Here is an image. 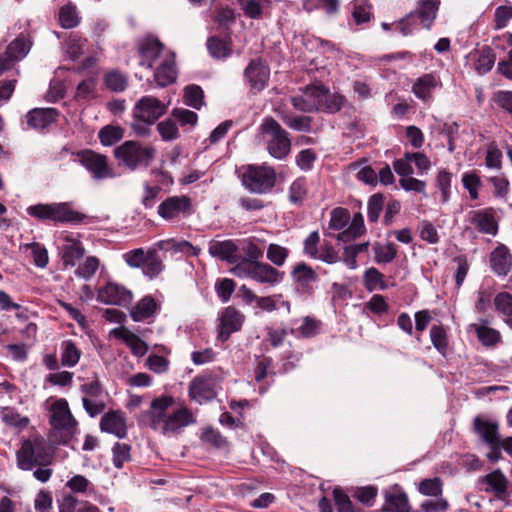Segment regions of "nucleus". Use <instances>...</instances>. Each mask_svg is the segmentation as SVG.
I'll return each instance as SVG.
<instances>
[{
    "label": "nucleus",
    "instance_id": "obj_1",
    "mask_svg": "<svg viewBox=\"0 0 512 512\" xmlns=\"http://www.w3.org/2000/svg\"><path fill=\"white\" fill-rule=\"evenodd\" d=\"M174 404L171 396L155 398L148 412L150 427L164 435L178 433L183 428L196 422L195 415L186 406H180L172 411Z\"/></svg>",
    "mask_w": 512,
    "mask_h": 512
},
{
    "label": "nucleus",
    "instance_id": "obj_2",
    "mask_svg": "<svg viewBox=\"0 0 512 512\" xmlns=\"http://www.w3.org/2000/svg\"><path fill=\"white\" fill-rule=\"evenodd\" d=\"M16 463L19 469L31 471L36 466H46L50 463V455L43 436L31 434L21 443L16 452Z\"/></svg>",
    "mask_w": 512,
    "mask_h": 512
},
{
    "label": "nucleus",
    "instance_id": "obj_3",
    "mask_svg": "<svg viewBox=\"0 0 512 512\" xmlns=\"http://www.w3.org/2000/svg\"><path fill=\"white\" fill-rule=\"evenodd\" d=\"M50 425L59 435L58 442L64 445L68 444L79 432L78 422L72 415L66 399H57L51 405Z\"/></svg>",
    "mask_w": 512,
    "mask_h": 512
},
{
    "label": "nucleus",
    "instance_id": "obj_4",
    "mask_svg": "<svg viewBox=\"0 0 512 512\" xmlns=\"http://www.w3.org/2000/svg\"><path fill=\"white\" fill-rule=\"evenodd\" d=\"M152 146H142L136 141H126L114 150V156L119 164L130 170L148 167L155 156Z\"/></svg>",
    "mask_w": 512,
    "mask_h": 512
},
{
    "label": "nucleus",
    "instance_id": "obj_5",
    "mask_svg": "<svg viewBox=\"0 0 512 512\" xmlns=\"http://www.w3.org/2000/svg\"><path fill=\"white\" fill-rule=\"evenodd\" d=\"M231 273L238 278L252 279L266 287H274L280 284L284 279V272L277 270L265 262H259L257 264L237 263L231 269Z\"/></svg>",
    "mask_w": 512,
    "mask_h": 512
},
{
    "label": "nucleus",
    "instance_id": "obj_6",
    "mask_svg": "<svg viewBox=\"0 0 512 512\" xmlns=\"http://www.w3.org/2000/svg\"><path fill=\"white\" fill-rule=\"evenodd\" d=\"M27 213L36 219L53 222L79 223L85 217L83 214L74 211L67 202L39 203L29 206Z\"/></svg>",
    "mask_w": 512,
    "mask_h": 512
},
{
    "label": "nucleus",
    "instance_id": "obj_7",
    "mask_svg": "<svg viewBox=\"0 0 512 512\" xmlns=\"http://www.w3.org/2000/svg\"><path fill=\"white\" fill-rule=\"evenodd\" d=\"M260 129L269 136L267 141L269 154L275 159H284L291 149L288 132L272 117L265 118L260 125Z\"/></svg>",
    "mask_w": 512,
    "mask_h": 512
},
{
    "label": "nucleus",
    "instance_id": "obj_8",
    "mask_svg": "<svg viewBox=\"0 0 512 512\" xmlns=\"http://www.w3.org/2000/svg\"><path fill=\"white\" fill-rule=\"evenodd\" d=\"M276 173L273 168L261 165H250L242 175L243 185L251 192L264 194L275 185Z\"/></svg>",
    "mask_w": 512,
    "mask_h": 512
},
{
    "label": "nucleus",
    "instance_id": "obj_9",
    "mask_svg": "<svg viewBox=\"0 0 512 512\" xmlns=\"http://www.w3.org/2000/svg\"><path fill=\"white\" fill-rule=\"evenodd\" d=\"M157 212L164 220H179L193 213L192 201L186 195L170 196L159 204Z\"/></svg>",
    "mask_w": 512,
    "mask_h": 512
},
{
    "label": "nucleus",
    "instance_id": "obj_10",
    "mask_svg": "<svg viewBox=\"0 0 512 512\" xmlns=\"http://www.w3.org/2000/svg\"><path fill=\"white\" fill-rule=\"evenodd\" d=\"M79 163L84 166L96 180L114 177V171L108 164L105 155L92 150H84L77 154Z\"/></svg>",
    "mask_w": 512,
    "mask_h": 512
},
{
    "label": "nucleus",
    "instance_id": "obj_11",
    "mask_svg": "<svg viewBox=\"0 0 512 512\" xmlns=\"http://www.w3.org/2000/svg\"><path fill=\"white\" fill-rule=\"evenodd\" d=\"M168 109V105L153 96H143L133 108V118L154 124Z\"/></svg>",
    "mask_w": 512,
    "mask_h": 512
},
{
    "label": "nucleus",
    "instance_id": "obj_12",
    "mask_svg": "<svg viewBox=\"0 0 512 512\" xmlns=\"http://www.w3.org/2000/svg\"><path fill=\"white\" fill-rule=\"evenodd\" d=\"M218 320V339L225 342L232 333L241 329L245 316L235 307L228 306L220 312Z\"/></svg>",
    "mask_w": 512,
    "mask_h": 512
},
{
    "label": "nucleus",
    "instance_id": "obj_13",
    "mask_svg": "<svg viewBox=\"0 0 512 512\" xmlns=\"http://www.w3.org/2000/svg\"><path fill=\"white\" fill-rule=\"evenodd\" d=\"M139 65L152 69L156 63H160L166 54L163 52V44L156 38L146 37L138 44Z\"/></svg>",
    "mask_w": 512,
    "mask_h": 512
},
{
    "label": "nucleus",
    "instance_id": "obj_14",
    "mask_svg": "<svg viewBox=\"0 0 512 512\" xmlns=\"http://www.w3.org/2000/svg\"><path fill=\"white\" fill-rule=\"evenodd\" d=\"M132 292L123 285L109 282L98 290L97 299L107 305L127 306L132 301Z\"/></svg>",
    "mask_w": 512,
    "mask_h": 512
},
{
    "label": "nucleus",
    "instance_id": "obj_15",
    "mask_svg": "<svg viewBox=\"0 0 512 512\" xmlns=\"http://www.w3.org/2000/svg\"><path fill=\"white\" fill-rule=\"evenodd\" d=\"M291 277L296 290L304 295H310L313 292L314 284L318 280L317 273L304 262L295 265L291 271Z\"/></svg>",
    "mask_w": 512,
    "mask_h": 512
},
{
    "label": "nucleus",
    "instance_id": "obj_16",
    "mask_svg": "<svg viewBox=\"0 0 512 512\" xmlns=\"http://www.w3.org/2000/svg\"><path fill=\"white\" fill-rule=\"evenodd\" d=\"M100 429L123 439L127 435V425L124 414L121 411H109L100 421Z\"/></svg>",
    "mask_w": 512,
    "mask_h": 512
},
{
    "label": "nucleus",
    "instance_id": "obj_17",
    "mask_svg": "<svg viewBox=\"0 0 512 512\" xmlns=\"http://www.w3.org/2000/svg\"><path fill=\"white\" fill-rule=\"evenodd\" d=\"M63 242L59 246L61 259L65 266H75L79 259L85 254V249L81 241L71 237H63Z\"/></svg>",
    "mask_w": 512,
    "mask_h": 512
},
{
    "label": "nucleus",
    "instance_id": "obj_18",
    "mask_svg": "<svg viewBox=\"0 0 512 512\" xmlns=\"http://www.w3.org/2000/svg\"><path fill=\"white\" fill-rule=\"evenodd\" d=\"M189 396L198 404H204L212 400L216 393L211 379L206 377L194 378L189 384Z\"/></svg>",
    "mask_w": 512,
    "mask_h": 512
},
{
    "label": "nucleus",
    "instance_id": "obj_19",
    "mask_svg": "<svg viewBox=\"0 0 512 512\" xmlns=\"http://www.w3.org/2000/svg\"><path fill=\"white\" fill-rule=\"evenodd\" d=\"M110 334L122 340L130 348L132 354L137 357L144 356L148 351V345L138 335L124 326L114 328Z\"/></svg>",
    "mask_w": 512,
    "mask_h": 512
},
{
    "label": "nucleus",
    "instance_id": "obj_20",
    "mask_svg": "<svg viewBox=\"0 0 512 512\" xmlns=\"http://www.w3.org/2000/svg\"><path fill=\"white\" fill-rule=\"evenodd\" d=\"M473 429L481 441L487 445L496 444L501 440L497 421L477 416L473 421Z\"/></svg>",
    "mask_w": 512,
    "mask_h": 512
},
{
    "label": "nucleus",
    "instance_id": "obj_21",
    "mask_svg": "<svg viewBox=\"0 0 512 512\" xmlns=\"http://www.w3.org/2000/svg\"><path fill=\"white\" fill-rule=\"evenodd\" d=\"M439 86L440 78L434 73H427L416 79L412 92L418 99L428 102L432 99L433 91Z\"/></svg>",
    "mask_w": 512,
    "mask_h": 512
},
{
    "label": "nucleus",
    "instance_id": "obj_22",
    "mask_svg": "<svg viewBox=\"0 0 512 512\" xmlns=\"http://www.w3.org/2000/svg\"><path fill=\"white\" fill-rule=\"evenodd\" d=\"M57 116L54 108H34L26 115L27 125L35 130H43L55 122Z\"/></svg>",
    "mask_w": 512,
    "mask_h": 512
},
{
    "label": "nucleus",
    "instance_id": "obj_23",
    "mask_svg": "<svg viewBox=\"0 0 512 512\" xmlns=\"http://www.w3.org/2000/svg\"><path fill=\"white\" fill-rule=\"evenodd\" d=\"M245 77L248 79L252 89L261 91L265 88L269 78V68L259 60H253L245 69Z\"/></svg>",
    "mask_w": 512,
    "mask_h": 512
},
{
    "label": "nucleus",
    "instance_id": "obj_24",
    "mask_svg": "<svg viewBox=\"0 0 512 512\" xmlns=\"http://www.w3.org/2000/svg\"><path fill=\"white\" fill-rule=\"evenodd\" d=\"M490 264L497 275L506 276L512 267V255L509 249L503 244L498 245L490 255Z\"/></svg>",
    "mask_w": 512,
    "mask_h": 512
},
{
    "label": "nucleus",
    "instance_id": "obj_25",
    "mask_svg": "<svg viewBox=\"0 0 512 512\" xmlns=\"http://www.w3.org/2000/svg\"><path fill=\"white\" fill-rule=\"evenodd\" d=\"M237 251L238 247L232 240H211L209 242V254L228 263H235L237 261Z\"/></svg>",
    "mask_w": 512,
    "mask_h": 512
},
{
    "label": "nucleus",
    "instance_id": "obj_26",
    "mask_svg": "<svg viewBox=\"0 0 512 512\" xmlns=\"http://www.w3.org/2000/svg\"><path fill=\"white\" fill-rule=\"evenodd\" d=\"M154 79L159 87H165L175 81L176 68L172 54H166L165 57H163L162 61L155 69Z\"/></svg>",
    "mask_w": 512,
    "mask_h": 512
},
{
    "label": "nucleus",
    "instance_id": "obj_27",
    "mask_svg": "<svg viewBox=\"0 0 512 512\" xmlns=\"http://www.w3.org/2000/svg\"><path fill=\"white\" fill-rule=\"evenodd\" d=\"M470 222L476 226L480 232L491 235L497 232V223L494 219L492 208L472 211L470 213Z\"/></svg>",
    "mask_w": 512,
    "mask_h": 512
},
{
    "label": "nucleus",
    "instance_id": "obj_28",
    "mask_svg": "<svg viewBox=\"0 0 512 512\" xmlns=\"http://www.w3.org/2000/svg\"><path fill=\"white\" fill-rule=\"evenodd\" d=\"M440 0H420L418 10L411 16H417L424 28L430 29L437 12Z\"/></svg>",
    "mask_w": 512,
    "mask_h": 512
},
{
    "label": "nucleus",
    "instance_id": "obj_29",
    "mask_svg": "<svg viewBox=\"0 0 512 512\" xmlns=\"http://www.w3.org/2000/svg\"><path fill=\"white\" fill-rule=\"evenodd\" d=\"M158 307L159 305L156 300L152 296L147 295L132 308L130 316L135 322H141L152 317Z\"/></svg>",
    "mask_w": 512,
    "mask_h": 512
},
{
    "label": "nucleus",
    "instance_id": "obj_30",
    "mask_svg": "<svg viewBox=\"0 0 512 512\" xmlns=\"http://www.w3.org/2000/svg\"><path fill=\"white\" fill-rule=\"evenodd\" d=\"M278 117L282 122L292 130L299 132H309L311 130L312 119L309 116H296L284 110H277Z\"/></svg>",
    "mask_w": 512,
    "mask_h": 512
},
{
    "label": "nucleus",
    "instance_id": "obj_31",
    "mask_svg": "<svg viewBox=\"0 0 512 512\" xmlns=\"http://www.w3.org/2000/svg\"><path fill=\"white\" fill-rule=\"evenodd\" d=\"M383 512H409L408 497L403 492H391L386 494Z\"/></svg>",
    "mask_w": 512,
    "mask_h": 512
},
{
    "label": "nucleus",
    "instance_id": "obj_32",
    "mask_svg": "<svg viewBox=\"0 0 512 512\" xmlns=\"http://www.w3.org/2000/svg\"><path fill=\"white\" fill-rule=\"evenodd\" d=\"M61 364L64 367L76 366L81 357V351L72 340H64L60 346Z\"/></svg>",
    "mask_w": 512,
    "mask_h": 512
},
{
    "label": "nucleus",
    "instance_id": "obj_33",
    "mask_svg": "<svg viewBox=\"0 0 512 512\" xmlns=\"http://www.w3.org/2000/svg\"><path fill=\"white\" fill-rule=\"evenodd\" d=\"M364 231L365 226L363 216L360 213H357L353 216L348 228L339 232L336 237L339 241L348 242L362 235Z\"/></svg>",
    "mask_w": 512,
    "mask_h": 512
},
{
    "label": "nucleus",
    "instance_id": "obj_34",
    "mask_svg": "<svg viewBox=\"0 0 512 512\" xmlns=\"http://www.w3.org/2000/svg\"><path fill=\"white\" fill-rule=\"evenodd\" d=\"M322 95L321 105H319V111H325L328 113H336L338 112L344 103L345 98L338 93H330L327 89L324 88V92Z\"/></svg>",
    "mask_w": 512,
    "mask_h": 512
},
{
    "label": "nucleus",
    "instance_id": "obj_35",
    "mask_svg": "<svg viewBox=\"0 0 512 512\" xmlns=\"http://www.w3.org/2000/svg\"><path fill=\"white\" fill-rule=\"evenodd\" d=\"M31 43L23 36L17 37L6 48V55L16 61L22 60L30 51Z\"/></svg>",
    "mask_w": 512,
    "mask_h": 512
},
{
    "label": "nucleus",
    "instance_id": "obj_36",
    "mask_svg": "<svg viewBox=\"0 0 512 512\" xmlns=\"http://www.w3.org/2000/svg\"><path fill=\"white\" fill-rule=\"evenodd\" d=\"M124 136V129L120 126L106 125L100 129L98 137L103 146H112Z\"/></svg>",
    "mask_w": 512,
    "mask_h": 512
},
{
    "label": "nucleus",
    "instance_id": "obj_37",
    "mask_svg": "<svg viewBox=\"0 0 512 512\" xmlns=\"http://www.w3.org/2000/svg\"><path fill=\"white\" fill-rule=\"evenodd\" d=\"M470 328L475 331L479 341L485 346H492L500 341V334L495 329L480 324H471Z\"/></svg>",
    "mask_w": 512,
    "mask_h": 512
},
{
    "label": "nucleus",
    "instance_id": "obj_38",
    "mask_svg": "<svg viewBox=\"0 0 512 512\" xmlns=\"http://www.w3.org/2000/svg\"><path fill=\"white\" fill-rule=\"evenodd\" d=\"M271 0H241L240 5L244 14L251 19L262 16L263 9L268 7Z\"/></svg>",
    "mask_w": 512,
    "mask_h": 512
},
{
    "label": "nucleus",
    "instance_id": "obj_39",
    "mask_svg": "<svg viewBox=\"0 0 512 512\" xmlns=\"http://www.w3.org/2000/svg\"><path fill=\"white\" fill-rule=\"evenodd\" d=\"M1 419L6 425L15 427L18 429L26 428L30 422L28 417L21 416L14 409L9 408V407L2 408Z\"/></svg>",
    "mask_w": 512,
    "mask_h": 512
},
{
    "label": "nucleus",
    "instance_id": "obj_40",
    "mask_svg": "<svg viewBox=\"0 0 512 512\" xmlns=\"http://www.w3.org/2000/svg\"><path fill=\"white\" fill-rule=\"evenodd\" d=\"M91 76L80 82L76 89V98L79 100H89L96 95V71L91 72Z\"/></svg>",
    "mask_w": 512,
    "mask_h": 512
},
{
    "label": "nucleus",
    "instance_id": "obj_41",
    "mask_svg": "<svg viewBox=\"0 0 512 512\" xmlns=\"http://www.w3.org/2000/svg\"><path fill=\"white\" fill-rule=\"evenodd\" d=\"M373 251L374 259L377 263H390L397 255V250L393 243H375L373 245Z\"/></svg>",
    "mask_w": 512,
    "mask_h": 512
},
{
    "label": "nucleus",
    "instance_id": "obj_42",
    "mask_svg": "<svg viewBox=\"0 0 512 512\" xmlns=\"http://www.w3.org/2000/svg\"><path fill=\"white\" fill-rule=\"evenodd\" d=\"M204 93L200 86L189 85L184 89V103L194 109H200L204 105Z\"/></svg>",
    "mask_w": 512,
    "mask_h": 512
},
{
    "label": "nucleus",
    "instance_id": "obj_43",
    "mask_svg": "<svg viewBox=\"0 0 512 512\" xmlns=\"http://www.w3.org/2000/svg\"><path fill=\"white\" fill-rule=\"evenodd\" d=\"M430 339L435 349L445 356L448 348V338L444 327L433 325L430 329Z\"/></svg>",
    "mask_w": 512,
    "mask_h": 512
},
{
    "label": "nucleus",
    "instance_id": "obj_44",
    "mask_svg": "<svg viewBox=\"0 0 512 512\" xmlns=\"http://www.w3.org/2000/svg\"><path fill=\"white\" fill-rule=\"evenodd\" d=\"M163 268H164V266H163L162 260L157 255V253L156 252H148L147 258L142 267L143 273L152 279V278L158 276L162 272Z\"/></svg>",
    "mask_w": 512,
    "mask_h": 512
},
{
    "label": "nucleus",
    "instance_id": "obj_45",
    "mask_svg": "<svg viewBox=\"0 0 512 512\" xmlns=\"http://www.w3.org/2000/svg\"><path fill=\"white\" fill-rule=\"evenodd\" d=\"M338 6V0H302V7L307 12H312L322 7L327 14H334L337 12Z\"/></svg>",
    "mask_w": 512,
    "mask_h": 512
},
{
    "label": "nucleus",
    "instance_id": "obj_46",
    "mask_svg": "<svg viewBox=\"0 0 512 512\" xmlns=\"http://www.w3.org/2000/svg\"><path fill=\"white\" fill-rule=\"evenodd\" d=\"M364 281L365 286L369 291H373L376 289L384 290L387 287L384 281V275L373 267L365 271Z\"/></svg>",
    "mask_w": 512,
    "mask_h": 512
},
{
    "label": "nucleus",
    "instance_id": "obj_47",
    "mask_svg": "<svg viewBox=\"0 0 512 512\" xmlns=\"http://www.w3.org/2000/svg\"><path fill=\"white\" fill-rule=\"evenodd\" d=\"M99 259L95 256H88L82 264L78 266L75 275L84 279H91L99 268Z\"/></svg>",
    "mask_w": 512,
    "mask_h": 512
},
{
    "label": "nucleus",
    "instance_id": "obj_48",
    "mask_svg": "<svg viewBox=\"0 0 512 512\" xmlns=\"http://www.w3.org/2000/svg\"><path fill=\"white\" fill-rule=\"evenodd\" d=\"M350 220V213L345 208H335L331 212L329 228L332 230H342L347 226Z\"/></svg>",
    "mask_w": 512,
    "mask_h": 512
},
{
    "label": "nucleus",
    "instance_id": "obj_49",
    "mask_svg": "<svg viewBox=\"0 0 512 512\" xmlns=\"http://www.w3.org/2000/svg\"><path fill=\"white\" fill-rule=\"evenodd\" d=\"M86 45V39L72 35L66 42V53L71 59L75 60L84 52Z\"/></svg>",
    "mask_w": 512,
    "mask_h": 512
},
{
    "label": "nucleus",
    "instance_id": "obj_50",
    "mask_svg": "<svg viewBox=\"0 0 512 512\" xmlns=\"http://www.w3.org/2000/svg\"><path fill=\"white\" fill-rule=\"evenodd\" d=\"M157 130L164 141H171L179 136L178 127L174 118H168L157 124Z\"/></svg>",
    "mask_w": 512,
    "mask_h": 512
},
{
    "label": "nucleus",
    "instance_id": "obj_51",
    "mask_svg": "<svg viewBox=\"0 0 512 512\" xmlns=\"http://www.w3.org/2000/svg\"><path fill=\"white\" fill-rule=\"evenodd\" d=\"M207 49L213 58L221 59L230 54V49L226 42L217 37H210L207 40Z\"/></svg>",
    "mask_w": 512,
    "mask_h": 512
},
{
    "label": "nucleus",
    "instance_id": "obj_52",
    "mask_svg": "<svg viewBox=\"0 0 512 512\" xmlns=\"http://www.w3.org/2000/svg\"><path fill=\"white\" fill-rule=\"evenodd\" d=\"M127 78L118 71H111L105 76V84L108 89L114 92H122L127 87Z\"/></svg>",
    "mask_w": 512,
    "mask_h": 512
},
{
    "label": "nucleus",
    "instance_id": "obj_53",
    "mask_svg": "<svg viewBox=\"0 0 512 512\" xmlns=\"http://www.w3.org/2000/svg\"><path fill=\"white\" fill-rule=\"evenodd\" d=\"M171 117L181 126L189 125L193 127L198 121L197 114L185 108H174L171 112Z\"/></svg>",
    "mask_w": 512,
    "mask_h": 512
},
{
    "label": "nucleus",
    "instance_id": "obj_54",
    "mask_svg": "<svg viewBox=\"0 0 512 512\" xmlns=\"http://www.w3.org/2000/svg\"><path fill=\"white\" fill-rule=\"evenodd\" d=\"M451 178L452 174L445 169L438 172L436 183L441 191V202L446 203L449 200L451 193Z\"/></svg>",
    "mask_w": 512,
    "mask_h": 512
},
{
    "label": "nucleus",
    "instance_id": "obj_55",
    "mask_svg": "<svg viewBox=\"0 0 512 512\" xmlns=\"http://www.w3.org/2000/svg\"><path fill=\"white\" fill-rule=\"evenodd\" d=\"M484 479L495 493L501 494L506 491L507 480L500 470H495L489 473Z\"/></svg>",
    "mask_w": 512,
    "mask_h": 512
},
{
    "label": "nucleus",
    "instance_id": "obj_56",
    "mask_svg": "<svg viewBox=\"0 0 512 512\" xmlns=\"http://www.w3.org/2000/svg\"><path fill=\"white\" fill-rule=\"evenodd\" d=\"M288 255V249L280 245L270 244L267 248V259L278 267L285 263Z\"/></svg>",
    "mask_w": 512,
    "mask_h": 512
},
{
    "label": "nucleus",
    "instance_id": "obj_57",
    "mask_svg": "<svg viewBox=\"0 0 512 512\" xmlns=\"http://www.w3.org/2000/svg\"><path fill=\"white\" fill-rule=\"evenodd\" d=\"M59 22L66 29L75 27L79 22L76 8L70 5L63 6L59 12Z\"/></svg>",
    "mask_w": 512,
    "mask_h": 512
},
{
    "label": "nucleus",
    "instance_id": "obj_58",
    "mask_svg": "<svg viewBox=\"0 0 512 512\" xmlns=\"http://www.w3.org/2000/svg\"><path fill=\"white\" fill-rule=\"evenodd\" d=\"M384 197L381 194H374L370 197L367 205V217L370 222H376L379 219L383 209Z\"/></svg>",
    "mask_w": 512,
    "mask_h": 512
},
{
    "label": "nucleus",
    "instance_id": "obj_59",
    "mask_svg": "<svg viewBox=\"0 0 512 512\" xmlns=\"http://www.w3.org/2000/svg\"><path fill=\"white\" fill-rule=\"evenodd\" d=\"M27 248L31 249L33 256V263L40 268H45L49 262V256L47 249L39 243H30L26 245Z\"/></svg>",
    "mask_w": 512,
    "mask_h": 512
},
{
    "label": "nucleus",
    "instance_id": "obj_60",
    "mask_svg": "<svg viewBox=\"0 0 512 512\" xmlns=\"http://www.w3.org/2000/svg\"><path fill=\"white\" fill-rule=\"evenodd\" d=\"M66 486L74 493H86L93 490V484L83 475H75L66 482Z\"/></svg>",
    "mask_w": 512,
    "mask_h": 512
},
{
    "label": "nucleus",
    "instance_id": "obj_61",
    "mask_svg": "<svg viewBox=\"0 0 512 512\" xmlns=\"http://www.w3.org/2000/svg\"><path fill=\"white\" fill-rule=\"evenodd\" d=\"M113 464L116 468H122L130 459V446L125 443H116L112 448Z\"/></svg>",
    "mask_w": 512,
    "mask_h": 512
},
{
    "label": "nucleus",
    "instance_id": "obj_62",
    "mask_svg": "<svg viewBox=\"0 0 512 512\" xmlns=\"http://www.w3.org/2000/svg\"><path fill=\"white\" fill-rule=\"evenodd\" d=\"M419 492L426 496H438L442 493V483L439 478L424 479L419 484Z\"/></svg>",
    "mask_w": 512,
    "mask_h": 512
},
{
    "label": "nucleus",
    "instance_id": "obj_63",
    "mask_svg": "<svg viewBox=\"0 0 512 512\" xmlns=\"http://www.w3.org/2000/svg\"><path fill=\"white\" fill-rule=\"evenodd\" d=\"M512 19V6L502 5L496 8L494 13V23L496 29H503Z\"/></svg>",
    "mask_w": 512,
    "mask_h": 512
},
{
    "label": "nucleus",
    "instance_id": "obj_64",
    "mask_svg": "<svg viewBox=\"0 0 512 512\" xmlns=\"http://www.w3.org/2000/svg\"><path fill=\"white\" fill-rule=\"evenodd\" d=\"M336 509L338 512H357L348 497V495L341 489L333 491Z\"/></svg>",
    "mask_w": 512,
    "mask_h": 512
}]
</instances>
